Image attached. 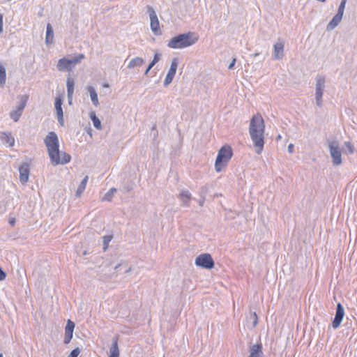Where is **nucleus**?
I'll return each mask as SVG.
<instances>
[{
    "mask_svg": "<svg viewBox=\"0 0 357 357\" xmlns=\"http://www.w3.org/2000/svg\"><path fill=\"white\" fill-rule=\"evenodd\" d=\"M61 105H62V97L59 96L55 98V108L56 110L58 121L61 125H63V109H62Z\"/></svg>",
    "mask_w": 357,
    "mask_h": 357,
    "instance_id": "obj_13",
    "label": "nucleus"
},
{
    "mask_svg": "<svg viewBox=\"0 0 357 357\" xmlns=\"http://www.w3.org/2000/svg\"><path fill=\"white\" fill-rule=\"evenodd\" d=\"M88 181V176H86L84 179L82 181L80 185H79L76 195L77 196H80L81 194L84 191L86 185V183Z\"/></svg>",
    "mask_w": 357,
    "mask_h": 357,
    "instance_id": "obj_25",
    "label": "nucleus"
},
{
    "mask_svg": "<svg viewBox=\"0 0 357 357\" xmlns=\"http://www.w3.org/2000/svg\"><path fill=\"white\" fill-rule=\"evenodd\" d=\"M233 155L232 149L229 145L223 146L218 151V156L215 162V170L218 172L227 165Z\"/></svg>",
    "mask_w": 357,
    "mask_h": 357,
    "instance_id": "obj_4",
    "label": "nucleus"
},
{
    "mask_svg": "<svg viewBox=\"0 0 357 357\" xmlns=\"http://www.w3.org/2000/svg\"><path fill=\"white\" fill-rule=\"evenodd\" d=\"M88 91L90 93L91 99L95 106H98L99 105L98 98L97 93L96 92L93 86H89L87 88Z\"/></svg>",
    "mask_w": 357,
    "mask_h": 357,
    "instance_id": "obj_22",
    "label": "nucleus"
},
{
    "mask_svg": "<svg viewBox=\"0 0 357 357\" xmlns=\"http://www.w3.org/2000/svg\"><path fill=\"white\" fill-rule=\"evenodd\" d=\"M79 354L80 349L79 348H75L70 352V354L67 357H77Z\"/></svg>",
    "mask_w": 357,
    "mask_h": 357,
    "instance_id": "obj_32",
    "label": "nucleus"
},
{
    "mask_svg": "<svg viewBox=\"0 0 357 357\" xmlns=\"http://www.w3.org/2000/svg\"><path fill=\"white\" fill-rule=\"evenodd\" d=\"M346 2H347V0H342L341 1L337 14H339L340 15L343 16L344 10L345 5H346Z\"/></svg>",
    "mask_w": 357,
    "mask_h": 357,
    "instance_id": "obj_31",
    "label": "nucleus"
},
{
    "mask_svg": "<svg viewBox=\"0 0 357 357\" xmlns=\"http://www.w3.org/2000/svg\"><path fill=\"white\" fill-rule=\"evenodd\" d=\"M84 55L79 54L77 56L73 59H68L66 58L61 59L57 63V69L59 71H70L78 63L84 59Z\"/></svg>",
    "mask_w": 357,
    "mask_h": 357,
    "instance_id": "obj_5",
    "label": "nucleus"
},
{
    "mask_svg": "<svg viewBox=\"0 0 357 357\" xmlns=\"http://www.w3.org/2000/svg\"><path fill=\"white\" fill-rule=\"evenodd\" d=\"M144 63V59L141 57H135L132 59L128 63V68H132L136 66H140Z\"/></svg>",
    "mask_w": 357,
    "mask_h": 357,
    "instance_id": "obj_24",
    "label": "nucleus"
},
{
    "mask_svg": "<svg viewBox=\"0 0 357 357\" xmlns=\"http://www.w3.org/2000/svg\"><path fill=\"white\" fill-rule=\"evenodd\" d=\"M252 316H253V318H254V321H253V326L255 327L258 323V317H257V315L256 314V312H254L252 314Z\"/></svg>",
    "mask_w": 357,
    "mask_h": 357,
    "instance_id": "obj_35",
    "label": "nucleus"
},
{
    "mask_svg": "<svg viewBox=\"0 0 357 357\" xmlns=\"http://www.w3.org/2000/svg\"><path fill=\"white\" fill-rule=\"evenodd\" d=\"M195 264L206 269H211L214 266V261L209 254H202L195 259Z\"/></svg>",
    "mask_w": 357,
    "mask_h": 357,
    "instance_id": "obj_6",
    "label": "nucleus"
},
{
    "mask_svg": "<svg viewBox=\"0 0 357 357\" xmlns=\"http://www.w3.org/2000/svg\"><path fill=\"white\" fill-rule=\"evenodd\" d=\"M235 63H236V59H234L232 60L231 63L229 66V69H231L234 67Z\"/></svg>",
    "mask_w": 357,
    "mask_h": 357,
    "instance_id": "obj_38",
    "label": "nucleus"
},
{
    "mask_svg": "<svg viewBox=\"0 0 357 357\" xmlns=\"http://www.w3.org/2000/svg\"><path fill=\"white\" fill-rule=\"evenodd\" d=\"M176 69H177V62L176 61H174L172 62L169 72L165 79L164 83H165V86L169 84L172 82L174 77L175 76Z\"/></svg>",
    "mask_w": 357,
    "mask_h": 357,
    "instance_id": "obj_14",
    "label": "nucleus"
},
{
    "mask_svg": "<svg viewBox=\"0 0 357 357\" xmlns=\"http://www.w3.org/2000/svg\"><path fill=\"white\" fill-rule=\"evenodd\" d=\"M342 18V15H340L339 14H336L332 20L328 23L327 26V29L328 30L333 29L335 26H337L339 23L341 22Z\"/></svg>",
    "mask_w": 357,
    "mask_h": 357,
    "instance_id": "obj_21",
    "label": "nucleus"
},
{
    "mask_svg": "<svg viewBox=\"0 0 357 357\" xmlns=\"http://www.w3.org/2000/svg\"><path fill=\"white\" fill-rule=\"evenodd\" d=\"M119 350L118 347V339L116 338L114 340L112 345L109 349V357H119Z\"/></svg>",
    "mask_w": 357,
    "mask_h": 357,
    "instance_id": "obj_20",
    "label": "nucleus"
},
{
    "mask_svg": "<svg viewBox=\"0 0 357 357\" xmlns=\"http://www.w3.org/2000/svg\"><path fill=\"white\" fill-rule=\"evenodd\" d=\"M344 316V310L342 305L338 303L337 305L336 313L335 318L333 321L332 325L334 328H337L343 319Z\"/></svg>",
    "mask_w": 357,
    "mask_h": 357,
    "instance_id": "obj_9",
    "label": "nucleus"
},
{
    "mask_svg": "<svg viewBox=\"0 0 357 357\" xmlns=\"http://www.w3.org/2000/svg\"><path fill=\"white\" fill-rule=\"evenodd\" d=\"M105 87H109V85L107 84H104Z\"/></svg>",
    "mask_w": 357,
    "mask_h": 357,
    "instance_id": "obj_40",
    "label": "nucleus"
},
{
    "mask_svg": "<svg viewBox=\"0 0 357 357\" xmlns=\"http://www.w3.org/2000/svg\"><path fill=\"white\" fill-rule=\"evenodd\" d=\"M324 87V79L322 77L317 79V89H316V99L318 105H320L323 94V89Z\"/></svg>",
    "mask_w": 357,
    "mask_h": 357,
    "instance_id": "obj_15",
    "label": "nucleus"
},
{
    "mask_svg": "<svg viewBox=\"0 0 357 357\" xmlns=\"http://www.w3.org/2000/svg\"><path fill=\"white\" fill-rule=\"evenodd\" d=\"M75 328V324L71 320L68 319L65 328V336L63 343L68 344L73 338V331Z\"/></svg>",
    "mask_w": 357,
    "mask_h": 357,
    "instance_id": "obj_10",
    "label": "nucleus"
},
{
    "mask_svg": "<svg viewBox=\"0 0 357 357\" xmlns=\"http://www.w3.org/2000/svg\"><path fill=\"white\" fill-rule=\"evenodd\" d=\"M160 57L158 54H155L153 61L151 62V63L149 65L145 74L146 75L149 70L152 68V67L159 61Z\"/></svg>",
    "mask_w": 357,
    "mask_h": 357,
    "instance_id": "obj_28",
    "label": "nucleus"
},
{
    "mask_svg": "<svg viewBox=\"0 0 357 357\" xmlns=\"http://www.w3.org/2000/svg\"><path fill=\"white\" fill-rule=\"evenodd\" d=\"M68 96L69 98V102L71 103V100L74 93L75 82L73 78H68L66 81Z\"/></svg>",
    "mask_w": 357,
    "mask_h": 357,
    "instance_id": "obj_18",
    "label": "nucleus"
},
{
    "mask_svg": "<svg viewBox=\"0 0 357 357\" xmlns=\"http://www.w3.org/2000/svg\"><path fill=\"white\" fill-rule=\"evenodd\" d=\"M20 171V180L22 184L26 183L29 180L30 172L29 165L28 163H23L19 168Z\"/></svg>",
    "mask_w": 357,
    "mask_h": 357,
    "instance_id": "obj_11",
    "label": "nucleus"
},
{
    "mask_svg": "<svg viewBox=\"0 0 357 357\" xmlns=\"http://www.w3.org/2000/svg\"><path fill=\"white\" fill-rule=\"evenodd\" d=\"M0 139L8 146H13L15 144V138L10 132H0Z\"/></svg>",
    "mask_w": 357,
    "mask_h": 357,
    "instance_id": "obj_16",
    "label": "nucleus"
},
{
    "mask_svg": "<svg viewBox=\"0 0 357 357\" xmlns=\"http://www.w3.org/2000/svg\"><path fill=\"white\" fill-rule=\"evenodd\" d=\"M115 191H116V189H114V188H112V189L110 190V192L112 193H113V192H115Z\"/></svg>",
    "mask_w": 357,
    "mask_h": 357,
    "instance_id": "obj_39",
    "label": "nucleus"
},
{
    "mask_svg": "<svg viewBox=\"0 0 357 357\" xmlns=\"http://www.w3.org/2000/svg\"><path fill=\"white\" fill-rule=\"evenodd\" d=\"M262 346L260 344H255L250 348V354L248 357H262Z\"/></svg>",
    "mask_w": 357,
    "mask_h": 357,
    "instance_id": "obj_17",
    "label": "nucleus"
},
{
    "mask_svg": "<svg viewBox=\"0 0 357 357\" xmlns=\"http://www.w3.org/2000/svg\"><path fill=\"white\" fill-rule=\"evenodd\" d=\"M284 44L282 43H277L274 45V58L276 59H281L283 55Z\"/></svg>",
    "mask_w": 357,
    "mask_h": 357,
    "instance_id": "obj_19",
    "label": "nucleus"
},
{
    "mask_svg": "<svg viewBox=\"0 0 357 357\" xmlns=\"http://www.w3.org/2000/svg\"><path fill=\"white\" fill-rule=\"evenodd\" d=\"M345 146L347 148L349 153H352L354 152V146L350 142H345Z\"/></svg>",
    "mask_w": 357,
    "mask_h": 357,
    "instance_id": "obj_33",
    "label": "nucleus"
},
{
    "mask_svg": "<svg viewBox=\"0 0 357 357\" xmlns=\"http://www.w3.org/2000/svg\"><path fill=\"white\" fill-rule=\"evenodd\" d=\"M197 34L188 32L172 38L168 43V47L173 49H181L192 45L198 40Z\"/></svg>",
    "mask_w": 357,
    "mask_h": 357,
    "instance_id": "obj_3",
    "label": "nucleus"
},
{
    "mask_svg": "<svg viewBox=\"0 0 357 357\" xmlns=\"http://www.w3.org/2000/svg\"><path fill=\"white\" fill-rule=\"evenodd\" d=\"M3 15L0 13V34L3 32Z\"/></svg>",
    "mask_w": 357,
    "mask_h": 357,
    "instance_id": "obj_34",
    "label": "nucleus"
},
{
    "mask_svg": "<svg viewBox=\"0 0 357 357\" xmlns=\"http://www.w3.org/2000/svg\"><path fill=\"white\" fill-rule=\"evenodd\" d=\"M288 151H289V153H293V151H294V145L292 144H290L288 146Z\"/></svg>",
    "mask_w": 357,
    "mask_h": 357,
    "instance_id": "obj_36",
    "label": "nucleus"
},
{
    "mask_svg": "<svg viewBox=\"0 0 357 357\" xmlns=\"http://www.w3.org/2000/svg\"><path fill=\"white\" fill-rule=\"evenodd\" d=\"M51 162L54 165L66 164L70 161L69 154L59 151V142L54 132H50L44 139Z\"/></svg>",
    "mask_w": 357,
    "mask_h": 357,
    "instance_id": "obj_1",
    "label": "nucleus"
},
{
    "mask_svg": "<svg viewBox=\"0 0 357 357\" xmlns=\"http://www.w3.org/2000/svg\"><path fill=\"white\" fill-rule=\"evenodd\" d=\"M6 69L3 65L0 64V85L3 86L6 83Z\"/></svg>",
    "mask_w": 357,
    "mask_h": 357,
    "instance_id": "obj_27",
    "label": "nucleus"
},
{
    "mask_svg": "<svg viewBox=\"0 0 357 357\" xmlns=\"http://www.w3.org/2000/svg\"><path fill=\"white\" fill-rule=\"evenodd\" d=\"M265 122L259 112L256 113L250 119L249 133L256 148L257 153L262 152L264 146Z\"/></svg>",
    "mask_w": 357,
    "mask_h": 357,
    "instance_id": "obj_2",
    "label": "nucleus"
},
{
    "mask_svg": "<svg viewBox=\"0 0 357 357\" xmlns=\"http://www.w3.org/2000/svg\"><path fill=\"white\" fill-rule=\"evenodd\" d=\"M180 197L185 204H187L191 198V195L189 192L185 191L181 193Z\"/></svg>",
    "mask_w": 357,
    "mask_h": 357,
    "instance_id": "obj_29",
    "label": "nucleus"
},
{
    "mask_svg": "<svg viewBox=\"0 0 357 357\" xmlns=\"http://www.w3.org/2000/svg\"><path fill=\"white\" fill-rule=\"evenodd\" d=\"M90 117L93 121V126L98 130L101 129V123L99 119L96 116L94 112H91L90 114Z\"/></svg>",
    "mask_w": 357,
    "mask_h": 357,
    "instance_id": "obj_26",
    "label": "nucleus"
},
{
    "mask_svg": "<svg viewBox=\"0 0 357 357\" xmlns=\"http://www.w3.org/2000/svg\"><path fill=\"white\" fill-rule=\"evenodd\" d=\"M28 100L27 96L22 97V100L20 105L17 107V109L10 113V118L14 120V121H17L20 117L22 115V111L24 109L26 101Z\"/></svg>",
    "mask_w": 357,
    "mask_h": 357,
    "instance_id": "obj_12",
    "label": "nucleus"
},
{
    "mask_svg": "<svg viewBox=\"0 0 357 357\" xmlns=\"http://www.w3.org/2000/svg\"><path fill=\"white\" fill-rule=\"evenodd\" d=\"M0 357H3V354H0Z\"/></svg>",
    "mask_w": 357,
    "mask_h": 357,
    "instance_id": "obj_41",
    "label": "nucleus"
},
{
    "mask_svg": "<svg viewBox=\"0 0 357 357\" xmlns=\"http://www.w3.org/2000/svg\"><path fill=\"white\" fill-rule=\"evenodd\" d=\"M148 12H149L150 20H151L150 25H151V31H153V33L155 35H160L161 31H160V22H159V20H158V16H157L155 12L153 9V8H151L150 6L148 7Z\"/></svg>",
    "mask_w": 357,
    "mask_h": 357,
    "instance_id": "obj_7",
    "label": "nucleus"
},
{
    "mask_svg": "<svg viewBox=\"0 0 357 357\" xmlns=\"http://www.w3.org/2000/svg\"><path fill=\"white\" fill-rule=\"evenodd\" d=\"M330 153L333 158V162L335 165H339L342 162L341 152L337 144L332 142L329 145Z\"/></svg>",
    "mask_w": 357,
    "mask_h": 357,
    "instance_id": "obj_8",
    "label": "nucleus"
},
{
    "mask_svg": "<svg viewBox=\"0 0 357 357\" xmlns=\"http://www.w3.org/2000/svg\"><path fill=\"white\" fill-rule=\"evenodd\" d=\"M9 223L10 224V225L14 226L15 224V218H10Z\"/></svg>",
    "mask_w": 357,
    "mask_h": 357,
    "instance_id": "obj_37",
    "label": "nucleus"
},
{
    "mask_svg": "<svg viewBox=\"0 0 357 357\" xmlns=\"http://www.w3.org/2000/svg\"><path fill=\"white\" fill-rule=\"evenodd\" d=\"M112 239V235L105 236L103 237L104 250H106L108 248L109 242Z\"/></svg>",
    "mask_w": 357,
    "mask_h": 357,
    "instance_id": "obj_30",
    "label": "nucleus"
},
{
    "mask_svg": "<svg viewBox=\"0 0 357 357\" xmlns=\"http://www.w3.org/2000/svg\"><path fill=\"white\" fill-rule=\"evenodd\" d=\"M54 38V33L53 29L50 24H48L47 26V32H46V43L47 44H50L53 42Z\"/></svg>",
    "mask_w": 357,
    "mask_h": 357,
    "instance_id": "obj_23",
    "label": "nucleus"
}]
</instances>
